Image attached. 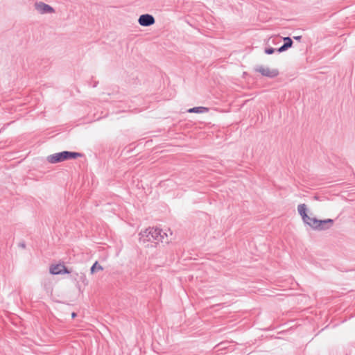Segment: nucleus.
<instances>
[{"label": "nucleus", "instance_id": "nucleus-1", "mask_svg": "<svg viewBox=\"0 0 355 355\" xmlns=\"http://www.w3.org/2000/svg\"><path fill=\"white\" fill-rule=\"evenodd\" d=\"M297 211L303 222L314 230H327L334 225V220L328 218L318 220L315 217H311L307 214V207L305 204H300L297 206Z\"/></svg>", "mask_w": 355, "mask_h": 355}, {"label": "nucleus", "instance_id": "nucleus-2", "mask_svg": "<svg viewBox=\"0 0 355 355\" xmlns=\"http://www.w3.org/2000/svg\"><path fill=\"white\" fill-rule=\"evenodd\" d=\"M161 229L158 227H148L139 234L140 243L149 246L150 244L160 242Z\"/></svg>", "mask_w": 355, "mask_h": 355}, {"label": "nucleus", "instance_id": "nucleus-3", "mask_svg": "<svg viewBox=\"0 0 355 355\" xmlns=\"http://www.w3.org/2000/svg\"><path fill=\"white\" fill-rule=\"evenodd\" d=\"M80 156L78 153L63 151L50 155L47 157V161L51 164H55L67 159H76Z\"/></svg>", "mask_w": 355, "mask_h": 355}, {"label": "nucleus", "instance_id": "nucleus-4", "mask_svg": "<svg viewBox=\"0 0 355 355\" xmlns=\"http://www.w3.org/2000/svg\"><path fill=\"white\" fill-rule=\"evenodd\" d=\"M34 8L40 15L53 14L55 12V9L51 6L43 1H36L34 3Z\"/></svg>", "mask_w": 355, "mask_h": 355}, {"label": "nucleus", "instance_id": "nucleus-5", "mask_svg": "<svg viewBox=\"0 0 355 355\" xmlns=\"http://www.w3.org/2000/svg\"><path fill=\"white\" fill-rule=\"evenodd\" d=\"M255 71L261 73L263 76L268 78H275L278 76L279 71L276 69H270L263 65H257L254 68Z\"/></svg>", "mask_w": 355, "mask_h": 355}, {"label": "nucleus", "instance_id": "nucleus-6", "mask_svg": "<svg viewBox=\"0 0 355 355\" xmlns=\"http://www.w3.org/2000/svg\"><path fill=\"white\" fill-rule=\"evenodd\" d=\"M139 24L142 26H149L155 24V20L153 15L149 14L141 15L138 19Z\"/></svg>", "mask_w": 355, "mask_h": 355}, {"label": "nucleus", "instance_id": "nucleus-7", "mask_svg": "<svg viewBox=\"0 0 355 355\" xmlns=\"http://www.w3.org/2000/svg\"><path fill=\"white\" fill-rule=\"evenodd\" d=\"M50 272L53 275H59L69 273L70 271H69L63 264H56L52 265L50 267Z\"/></svg>", "mask_w": 355, "mask_h": 355}, {"label": "nucleus", "instance_id": "nucleus-8", "mask_svg": "<svg viewBox=\"0 0 355 355\" xmlns=\"http://www.w3.org/2000/svg\"><path fill=\"white\" fill-rule=\"evenodd\" d=\"M172 231L171 229L167 228L165 230L161 229V234L160 236V242L162 243H168L173 238H172Z\"/></svg>", "mask_w": 355, "mask_h": 355}, {"label": "nucleus", "instance_id": "nucleus-9", "mask_svg": "<svg viewBox=\"0 0 355 355\" xmlns=\"http://www.w3.org/2000/svg\"><path fill=\"white\" fill-rule=\"evenodd\" d=\"M284 44L280 48H279L277 50L279 52L285 51L288 48L291 47V46L293 44L292 40L288 37H284Z\"/></svg>", "mask_w": 355, "mask_h": 355}, {"label": "nucleus", "instance_id": "nucleus-10", "mask_svg": "<svg viewBox=\"0 0 355 355\" xmlns=\"http://www.w3.org/2000/svg\"><path fill=\"white\" fill-rule=\"evenodd\" d=\"M208 111V108L205 107H195L188 110L189 113H203Z\"/></svg>", "mask_w": 355, "mask_h": 355}, {"label": "nucleus", "instance_id": "nucleus-11", "mask_svg": "<svg viewBox=\"0 0 355 355\" xmlns=\"http://www.w3.org/2000/svg\"><path fill=\"white\" fill-rule=\"evenodd\" d=\"M103 268L101 266L98 261H96L90 268L91 274H94L98 271H102Z\"/></svg>", "mask_w": 355, "mask_h": 355}, {"label": "nucleus", "instance_id": "nucleus-12", "mask_svg": "<svg viewBox=\"0 0 355 355\" xmlns=\"http://www.w3.org/2000/svg\"><path fill=\"white\" fill-rule=\"evenodd\" d=\"M80 278V279L82 280L83 283L85 285H87L88 284V281L87 280L86 276L84 274H81Z\"/></svg>", "mask_w": 355, "mask_h": 355}, {"label": "nucleus", "instance_id": "nucleus-13", "mask_svg": "<svg viewBox=\"0 0 355 355\" xmlns=\"http://www.w3.org/2000/svg\"><path fill=\"white\" fill-rule=\"evenodd\" d=\"M275 52V49L273 48H267L265 49V53L266 54H272Z\"/></svg>", "mask_w": 355, "mask_h": 355}, {"label": "nucleus", "instance_id": "nucleus-14", "mask_svg": "<svg viewBox=\"0 0 355 355\" xmlns=\"http://www.w3.org/2000/svg\"><path fill=\"white\" fill-rule=\"evenodd\" d=\"M301 36H297V37H294V38L297 40H300L301 39Z\"/></svg>", "mask_w": 355, "mask_h": 355}, {"label": "nucleus", "instance_id": "nucleus-15", "mask_svg": "<svg viewBox=\"0 0 355 355\" xmlns=\"http://www.w3.org/2000/svg\"><path fill=\"white\" fill-rule=\"evenodd\" d=\"M76 316V313H72L71 314V317L73 318Z\"/></svg>", "mask_w": 355, "mask_h": 355}]
</instances>
